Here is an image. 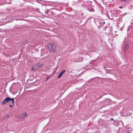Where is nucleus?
<instances>
[{
	"label": "nucleus",
	"instance_id": "423d86ee",
	"mask_svg": "<svg viewBox=\"0 0 133 133\" xmlns=\"http://www.w3.org/2000/svg\"><path fill=\"white\" fill-rule=\"evenodd\" d=\"M36 65L37 66V68L38 69L40 67H42V65L39 63L38 64Z\"/></svg>",
	"mask_w": 133,
	"mask_h": 133
},
{
	"label": "nucleus",
	"instance_id": "39448f33",
	"mask_svg": "<svg viewBox=\"0 0 133 133\" xmlns=\"http://www.w3.org/2000/svg\"><path fill=\"white\" fill-rule=\"evenodd\" d=\"M38 69L37 68V66L36 65H34L31 69V70L32 71H35L37 70Z\"/></svg>",
	"mask_w": 133,
	"mask_h": 133
},
{
	"label": "nucleus",
	"instance_id": "f03ea898",
	"mask_svg": "<svg viewBox=\"0 0 133 133\" xmlns=\"http://www.w3.org/2000/svg\"><path fill=\"white\" fill-rule=\"evenodd\" d=\"M11 101V103L13 104H14V99L13 98H11L9 97H8L5 98L2 102V105H4L6 103L9 102Z\"/></svg>",
	"mask_w": 133,
	"mask_h": 133
},
{
	"label": "nucleus",
	"instance_id": "f257e3e1",
	"mask_svg": "<svg viewBox=\"0 0 133 133\" xmlns=\"http://www.w3.org/2000/svg\"><path fill=\"white\" fill-rule=\"evenodd\" d=\"M56 46V44L54 43H49L47 45V49L50 52H52L56 51L55 48Z\"/></svg>",
	"mask_w": 133,
	"mask_h": 133
},
{
	"label": "nucleus",
	"instance_id": "20e7f679",
	"mask_svg": "<svg viewBox=\"0 0 133 133\" xmlns=\"http://www.w3.org/2000/svg\"><path fill=\"white\" fill-rule=\"evenodd\" d=\"M27 115L26 113L25 112L22 115H19V118H24L25 116Z\"/></svg>",
	"mask_w": 133,
	"mask_h": 133
},
{
	"label": "nucleus",
	"instance_id": "6e6552de",
	"mask_svg": "<svg viewBox=\"0 0 133 133\" xmlns=\"http://www.w3.org/2000/svg\"><path fill=\"white\" fill-rule=\"evenodd\" d=\"M10 106L11 107H12V105H10Z\"/></svg>",
	"mask_w": 133,
	"mask_h": 133
},
{
	"label": "nucleus",
	"instance_id": "1a4fd4ad",
	"mask_svg": "<svg viewBox=\"0 0 133 133\" xmlns=\"http://www.w3.org/2000/svg\"><path fill=\"white\" fill-rule=\"evenodd\" d=\"M120 8H121V9L122 8V6H121V7H120Z\"/></svg>",
	"mask_w": 133,
	"mask_h": 133
},
{
	"label": "nucleus",
	"instance_id": "9d476101",
	"mask_svg": "<svg viewBox=\"0 0 133 133\" xmlns=\"http://www.w3.org/2000/svg\"><path fill=\"white\" fill-rule=\"evenodd\" d=\"M104 24H105V22H104Z\"/></svg>",
	"mask_w": 133,
	"mask_h": 133
},
{
	"label": "nucleus",
	"instance_id": "7ed1b4c3",
	"mask_svg": "<svg viewBox=\"0 0 133 133\" xmlns=\"http://www.w3.org/2000/svg\"><path fill=\"white\" fill-rule=\"evenodd\" d=\"M66 72L65 70H63L59 74L58 77V78H59L60 77L63 75Z\"/></svg>",
	"mask_w": 133,
	"mask_h": 133
},
{
	"label": "nucleus",
	"instance_id": "0eeeda50",
	"mask_svg": "<svg viewBox=\"0 0 133 133\" xmlns=\"http://www.w3.org/2000/svg\"><path fill=\"white\" fill-rule=\"evenodd\" d=\"M49 77H47L46 78H47V80L48 79H49Z\"/></svg>",
	"mask_w": 133,
	"mask_h": 133
}]
</instances>
